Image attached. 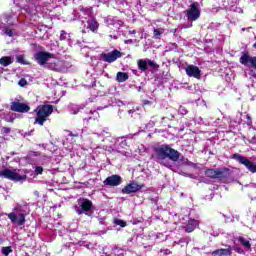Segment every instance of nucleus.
Wrapping results in <instances>:
<instances>
[{"mask_svg":"<svg viewBox=\"0 0 256 256\" xmlns=\"http://www.w3.org/2000/svg\"><path fill=\"white\" fill-rule=\"evenodd\" d=\"M10 110L15 113H29V111H31V107L26 103L14 101L10 104Z\"/></svg>","mask_w":256,"mask_h":256,"instance_id":"6e6552de","label":"nucleus"},{"mask_svg":"<svg viewBox=\"0 0 256 256\" xmlns=\"http://www.w3.org/2000/svg\"><path fill=\"white\" fill-rule=\"evenodd\" d=\"M246 119H247V125H253V120L251 119V116L247 115L246 116Z\"/></svg>","mask_w":256,"mask_h":256,"instance_id":"4c0bfd02","label":"nucleus"},{"mask_svg":"<svg viewBox=\"0 0 256 256\" xmlns=\"http://www.w3.org/2000/svg\"><path fill=\"white\" fill-rule=\"evenodd\" d=\"M137 65H138V69L142 72H145L148 69L146 60H143V59L138 60Z\"/></svg>","mask_w":256,"mask_h":256,"instance_id":"412c9836","label":"nucleus"},{"mask_svg":"<svg viewBox=\"0 0 256 256\" xmlns=\"http://www.w3.org/2000/svg\"><path fill=\"white\" fill-rule=\"evenodd\" d=\"M10 253H13V248H11V246H6L2 248V255L9 256Z\"/></svg>","mask_w":256,"mask_h":256,"instance_id":"b1692460","label":"nucleus"},{"mask_svg":"<svg viewBox=\"0 0 256 256\" xmlns=\"http://www.w3.org/2000/svg\"><path fill=\"white\" fill-rule=\"evenodd\" d=\"M80 208L77 209L78 215H83L85 213H89L91 209L93 208V202L87 198H83L81 201H79Z\"/></svg>","mask_w":256,"mask_h":256,"instance_id":"f8f14e48","label":"nucleus"},{"mask_svg":"<svg viewBox=\"0 0 256 256\" xmlns=\"http://www.w3.org/2000/svg\"><path fill=\"white\" fill-rule=\"evenodd\" d=\"M17 63H20L21 65H27V62H25V56L23 55H18L16 57Z\"/></svg>","mask_w":256,"mask_h":256,"instance_id":"a878e982","label":"nucleus"},{"mask_svg":"<svg viewBox=\"0 0 256 256\" xmlns=\"http://www.w3.org/2000/svg\"><path fill=\"white\" fill-rule=\"evenodd\" d=\"M5 35H7L8 37H13V30L11 29H5L4 30Z\"/></svg>","mask_w":256,"mask_h":256,"instance_id":"f704fd0d","label":"nucleus"},{"mask_svg":"<svg viewBox=\"0 0 256 256\" xmlns=\"http://www.w3.org/2000/svg\"><path fill=\"white\" fill-rule=\"evenodd\" d=\"M186 75L188 77H194V79H201V69L191 64L185 68Z\"/></svg>","mask_w":256,"mask_h":256,"instance_id":"4468645a","label":"nucleus"},{"mask_svg":"<svg viewBox=\"0 0 256 256\" xmlns=\"http://www.w3.org/2000/svg\"><path fill=\"white\" fill-rule=\"evenodd\" d=\"M114 223L115 225H119L120 227H127V222L122 219H115Z\"/></svg>","mask_w":256,"mask_h":256,"instance_id":"bb28decb","label":"nucleus"},{"mask_svg":"<svg viewBox=\"0 0 256 256\" xmlns=\"http://www.w3.org/2000/svg\"><path fill=\"white\" fill-rule=\"evenodd\" d=\"M233 250L236 253H239V255H244L245 254V250H243V248H241L239 245H234Z\"/></svg>","mask_w":256,"mask_h":256,"instance_id":"393cba45","label":"nucleus"},{"mask_svg":"<svg viewBox=\"0 0 256 256\" xmlns=\"http://www.w3.org/2000/svg\"><path fill=\"white\" fill-rule=\"evenodd\" d=\"M91 9H93V8H81L80 9V11L82 12V13H87L88 11H91Z\"/></svg>","mask_w":256,"mask_h":256,"instance_id":"ea45409f","label":"nucleus"},{"mask_svg":"<svg viewBox=\"0 0 256 256\" xmlns=\"http://www.w3.org/2000/svg\"><path fill=\"white\" fill-rule=\"evenodd\" d=\"M67 133H69V137H79V133H73L72 131L67 130Z\"/></svg>","mask_w":256,"mask_h":256,"instance_id":"e433bc0d","label":"nucleus"},{"mask_svg":"<svg viewBox=\"0 0 256 256\" xmlns=\"http://www.w3.org/2000/svg\"><path fill=\"white\" fill-rule=\"evenodd\" d=\"M246 141H248L252 145H256V136H253L251 138H247Z\"/></svg>","mask_w":256,"mask_h":256,"instance_id":"2f4dec72","label":"nucleus"},{"mask_svg":"<svg viewBox=\"0 0 256 256\" xmlns=\"http://www.w3.org/2000/svg\"><path fill=\"white\" fill-rule=\"evenodd\" d=\"M184 114H186L187 113V110H184V112H183Z\"/></svg>","mask_w":256,"mask_h":256,"instance_id":"de8ad7c7","label":"nucleus"},{"mask_svg":"<svg viewBox=\"0 0 256 256\" xmlns=\"http://www.w3.org/2000/svg\"><path fill=\"white\" fill-rule=\"evenodd\" d=\"M19 87H25L27 85V79L21 78L18 82Z\"/></svg>","mask_w":256,"mask_h":256,"instance_id":"7c9ffc66","label":"nucleus"},{"mask_svg":"<svg viewBox=\"0 0 256 256\" xmlns=\"http://www.w3.org/2000/svg\"><path fill=\"white\" fill-rule=\"evenodd\" d=\"M46 65L48 69H51V71H56L57 69V64L55 63H46Z\"/></svg>","mask_w":256,"mask_h":256,"instance_id":"c85d7f7f","label":"nucleus"},{"mask_svg":"<svg viewBox=\"0 0 256 256\" xmlns=\"http://www.w3.org/2000/svg\"><path fill=\"white\" fill-rule=\"evenodd\" d=\"M11 63H13L11 56H3L0 58V65H2V67H9Z\"/></svg>","mask_w":256,"mask_h":256,"instance_id":"6ab92c4d","label":"nucleus"},{"mask_svg":"<svg viewBox=\"0 0 256 256\" xmlns=\"http://www.w3.org/2000/svg\"><path fill=\"white\" fill-rule=\"evenodd\" d=\"M88 23V29L92 31V33H97L99 30V22L96 19H92L90 21H87Z\"/></svg>","mask_w":256,"mask_h":256,"instance_id":"f3484780","label":"nucleus"},{"mask_svg":"<svg viewBox=\"0 0 256 256\" xmlns=\"http://www.w3.org/2000/svg\"><path fill=\"white\" fill-rule=\"evenodd\" d=\"M5 243V240L3 238H0V245H3Z\"/></svg>","mask_w":256,"mask_h":256,"instance_id":"37998d69","label":"nucleus"},{"mask_svg":"<svg viewBox=\"0 0 256 256\" xmlns=\"http://www.w3.org/2000/svg\"><path fill=\"white\" fill-rule=\"evenodd\" d=\"M160 165H164V167H167L168 169H170L171 164L169 162H161Z\"/></svg>","mask_w":256,"mask_h":256,"instance_id":"a19ab883","label":"nucleus"},{"mask_svg":"<svg viewBox=\"0 0 256 256\" xmlns=\"http://www.w3.org/2000/svg\"><path fill=\"white\" fill-rule=\"evenodd\" d=\"M2 133H4V135H9V133H11V128L3 127L2 128Z\"/></svg>","mask_w":256,"mask_h":256,"instance_id":"72a5a7b5","label":"nucleus"},{"mask_svg":"<svg viewBox=\"0 0 256 256\" xmlns=\"http://www.w3.org/2000/svg\"><path fill=\"white\" fill-rule=\"evenodd\" d=\"M186 15L188 21H197V19L201 17V11H199V3L193 2L190 4V8L186 10Z\"/></svg>","mask_w":256,"mask_h":256,"instance_id":"423d86ee","label":"nucleus"},{"mask_svg":"<svg viewBox=\"0 0 256 256\" xmlns=\"http://www.w3.org/2000/svg\"><path fill=\"white\" fill-rule=\"evenodd\" d=\"M173 121L175 119V115L173 114H167L166 116L162 117V123H165V121Z\"/></svg>","mask_w":256,"mask_h":256,"instance_id":"cd10ccee","label":"nucleus"},{"mask_svg":"<svg viewBox=\"0 0 256 256\" xmlns=\"http://www.w3.org/2000/svg\"><path fill=\"white\" fill-rule=\"evenodd\" d=\"M0 177L2 179H8V181H23L27 179V176H22L19 173H17L15 170H11L9 168H4L0 171Z\"/></svg>","mask_w":256,"mask_h":256,"instance_id":"20e7f679","label":"nucleus"},{"mask_svg":"<svg viewBox=\"0 0 256 256\" xmlns=\"http://www.w3.org/2000/svg\"><path fill=\"white\" fill-rule=\"evenodd\" d=\"M99 120H97V118L93 117V116H89V117H85L83 118V122L86 125H95V123H97Z\"/></svg>","mask_w":256,"mask_h":256,"instance_id":"4be33fe9","label":"nucleus"},{"mask_svg":"<svg viewBox=\"0 0 256 256\" xmlns=\"http://www.w3.org/2000/svg\"><path fill=\"white\" fill-rule=\"evenodd\" d=\"M198 225H199V222L197 220H195V219L188 220L185 232L186 233H193V231H195V229H197Z\"/></svg>","mask_w":256,"mask_h":256,"instance_id":"dca6fc26","label":"nucleus"},{"mask_svg":"<svg viewBox=\"0 0 256 256\" xmlns=\"http://www.w3.org/2000/svg\"><path fill=\"white\" fill-rule=\"evenodd\" d=\"M148 65H149V67H153V69H157V67H159V65H157V63H155L151 60H148Z\"/></svg>","mask_w":256,"mask_h":256,"instance_id":"473e14b6","label":"nucleus"},{"mask_svg":"<svg viewBox=\"0 0 256 256\" xmlns=\"http://www.w3.org/2000/svg\"><path fill=\"white\" fill-rule=\"evenodd\" d=\"M152 157L158 161H165V159H170L174 163H177L181 159V153L167 144H162L153 148Z\"/></svg>","mask_w":256,"mask_h":256,"instance_id":"f257e3e1","label":"nucleus"},{"mask_svg":"<svg viewBox=\"0 0 256 256\" xmlns=\"http://www.w3.org/2000/svg\"><path fill=\"white\" fill-rule=\"evenodd\" d=\"M229 168L223 167V168H208L204 171L205 177L208 179H219L220 181L222 179H227L229 177Z\"/></svg>","mask_w":256,"mask_h":256,"instance_id":"7ed1b4c3","label":"nucleus"},{"mask_svg":"<svg viewBox=\"0 0 256 256\" xmlns=\"http://www.w3.org/2000/svg\"><path fill=\"white\" fill-rule=\"evenodd\" d=\"M123 183V178H121L120 175L114 174L111 176H108L104 181L103 185L105 187H119Z\"/></svg>","mask_w":256,"mask_h":256,"instance_id":"1a4fd4ad","label":"nucleus"},{"mask_svg":"<svg viewBox=\"0 0 256 256\" xmlns=\"http://www.w3.org/2000/svg\"><path fill=\"white\" fill-rule=\"evenodd\" d=\"M129 79V74L127 72H118L116 74V81L118 83H125Z\"/></svg>","mask_w":256,"mask_h":256,"instance_id":"a211bd4d","label":"nucleus"},{"mask_svg":"<svg viewBox=\"0 0 256 256\" xmlns=\"http://www.w3.org/2000/svg\"><path fill=\"white\" fill-rule=\"evenodd\" d=\"M29 3H31V5H35L37 7V5L41 4V0H29Z\"/></svg>","mask_w":256,"mask_h":256,"instance_id":"c9c22d12","label":"nucleus"},{"mask_svg":"<svg viewBox=\"0 0 256 256\" xmlns=\"http://www.w3.org/2000/svg\"><path fill=\"white\" fill-rule=\"evenodd\" d=\"M212 255L231 256L233 255V251H231V246L228 245V248H221V249L214 250L212 252Z\"/></svg>","mask_w":256,"mask_h":256,"instance_id":"2eb2a0df","label":"nucleus"},{"mask_svg":"<svg viewBox=\"0 0 256 256\" xmlns=\"http://www.w3.org/2000/svg\"><path fill=\"white\" fill-rule=\"evenodd\" d=\"M121 57H123V53L117 49H114L109 53L102 54V59L105 63H115V61L121 59Z\"/></svg>","mask_w":256,"mask_h":256,"instance_id":"0eeeda50","label":"nucleus"},{"mask_svg":"<svg viewBox=\"0 0 256 256\" xmlns=\"http://www.w3.org/2000/svg\"><path fill=\"white\" fill-rule=\"evenodd\" d=\"M8 219H10L11 223L13 225H18V227H23L25 225V214L19 213L18 215L15 214L14 212L6 214Z\"/></svg>","mask_w":256,"mask_h":256,"instance_id":"9d476101","label":"nucleus"},{"mask_svg":"<svg viewBox=\"0 0 256 256\" xmlns=\"http://www.w3.org/2000/svg\"><path fill=\"white\" fill-rule=\"evenodd\" d=\"M253 47L256 49V42L253 44Z\"/></svg>","mask_w":256,"mask_h":256,"instance_id":"c03bdc74","label":"nucleus"},{"mask_svg":"<svg viewBox=\"0 0 256 256\" xmlns=\"http://www.w3.org/2000/svg\"><path fill=\"white\" fill-rule=\"evenodd\" d=\"M132 33H133V34H135V33H136V31H135V30H133V31H132Z\"/></svg>","mask_w":256,"mask_h":256,"instance_id":"49530a36","label":"nucleus"},{"mask_svg":"<svg viewBox=\"0 0 256 256\" xmlns=\"http://www.w3.org/2000/svg\"><path fill=\"white\" fill-rule=\"evenodd\" d=\"M53 54L50 52L39 51L34 54V59L37 61L38 65H47L49 59H52Z\"/></svg>","mask_w":256,"mask_h":256,"instance_id":"9b49d317","label":"nucleus"},{"mask_svg":"<svg viewBox=\"0 0 256 256\" xmlns=\"http://www.w3.org/2000/svg\"><path fill=\"white\" fill-rule=\"evenodd\" d=\"M35 112L36 118L34 123H37L40 125V127H43V125H45V121H47V117L53 113V105H42L38 107Z\"/></svg>","mask_w":256,"mask_h":256,"instance_id":"f03ea898","label":"nucleus"},{"mask_svg":"<svg viewBox=\"0 0 256 256\" xmlns=\"http://www.w3.org/2000/svg\"><path fill=\"white\" fill-rule=\"evenodd\" d=\"M24 11L28 13V15H37V6L35 4H31V6L26 5L24 7Z\"/></svg>","mask_w":256,"mask_h":256,"instance_id":"aec40b11","label":"nucleus"},{"mask_svg":"<svg viewBox=\"0 0 256 256\" xmlns=\"http://www.w3.org/2000/svg\"><path fill=\"white\" fill-rule=\"evenodd\" d=\"M35 175H43V167L37 166L35 168Z\"/></svg>","mask_w":256,"mask_h":256,"instance_id":"c756f323","label":"nucleus"},{"mask_svg":"<svg viewBox=\"0 0 256 256\" xmlns=\"http://www.w3.org/2000/svg\"><path fill=\"white\" fill-rule=\"evenodd\" d=\"M64 35H67V33H66L64 30H62V31H61V34H60V39H63V36H64Z\"/></svg>","mask_w":256,"mask_h":256,"instance_id":"79ce46f5","label":"nucleus"},{"mask_svg":"<svg viewBox=\"0 0 256 256\" xmlns=\"http://www.w3.org/2000/svg\"><path fill=\"white\" fill-rule=\"evenodd\" d=\"M231 159H235L240 163V165H244L246 169L250 171V173H256V164L249 160L247 157L240 154H232Z\"/></svg>","mask_w":256,"mask_h":256,"instance_id":"39448f33","label":"nucleus"},{"mask_svg":"<svg viewBox=\"0 0 256 256\" xmlns=\"http://www.w3.org/2000/svg\"><path fill=\"white\" fill-rule=\"evenodd\" d=\"M239 243L245 247V249H251V242L249 240L245 239L243 236H240L238 238Z\"/></svg>","mask_w":256,"mask_h":256,"instance_id":"5701e85b","label":"nucleus"},{"mask_svg":"<svg viewBox=\"0 0 256 256\" xmlns=\"http://www.w3.org/2000/svg\"><path fill=\"white\" fill-rule=\"evenodd\" d=\"M173 46H174V47H177V44H176V43H174V44H173Z\"/></svg>","mask_w":256,"mask_h":256,"instance_id":"a18cd8bd","label":"nucleus"},{"mask_svg":"<svg viewBox=\"0 0 256 256\" xmlns=\"http://www.w3.org/2000/svg\"><path fill=\"white\" fill-rule=\"evenodd\" d=\"M145 185L138 184L136 182H131L128 185H126L124 188H122L123 195H131V193H137V191H141Z\"/></svg>","mask_w":256,"mask_h":256,"instance_id":"ddd939ff","label":"nucleus"},{"mask_svg":"<svg viewBox=\"0 0 256 256\" xmlns=\"http://www.w3.org/2000/svg\"><path fill=\"white\" fill-rule=\"evenodd\" d=\"M161 35V31L159 29H154V37H159Z\"/></svg>","mask_w":256,"mask_h":256,"instance_id":"58836bf2","label":"nucleus"}]
</instances>
